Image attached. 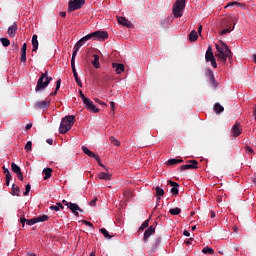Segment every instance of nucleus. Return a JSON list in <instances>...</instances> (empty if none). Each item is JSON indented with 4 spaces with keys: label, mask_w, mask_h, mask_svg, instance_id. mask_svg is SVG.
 Here are the masks:
<instances>
[{
    "label": "nucleus",
    "mask_w": 256,
    "mask_h": 256,
    "mask_svg": "<svg viewBox=\"0 0 256 256\" xmlns=\"http://www.w3.org/2000/svg\"><path fill=\"white\" fill-rule=\"evenodd\" d=\"M183 11H185V0H176L172 10V15L174 16H168L167 18L163 19L161 21L162 27H169V25H171L175 19H178V17H183Z\"/></svg>",
    "instance_id": "f257e3e1"
},
{
    "label": "nucleus",
    "mask_w": 256,
    "mask_h": 256,
    "mask_svg": "<svg viewBox=\"0 0 256 256\" xmlns=\"http://www.w3.org/2000/svg\"><path fill=\"white\" fill-rule=\"evenodd\" d=\"M216 52H215V57H217L218 61L223 63V65L227 64V59L228 61H233V52L229 49L227 44L222 43V44H216Z\"/></svg>",
    "instance_id": "f03ea898"
},
{
    "label": "nucleus",
    "mask_w": 256,
    "mask_h": 256,
    "mask_svg": "<svg viewBox=\"0 0 256 256\" xmlns=\"http://www.w3.org/2000/svg\"><path fill=\"white\" fill-rule=\"evenodd\" d=\"M92 39L93 41H105L106 39H109V34L107 33H90L84 37H82L75 45L77 47H83L87 41H90Z\"/></svg>",
    "instance_id": "7ed1b4c3"
},
{
    "label": "nucleus",
    "mask_w": 256,
    "mask_h": 256,
    "mask_svg": "<svg viewBox=\"0 0 256 256\" xmlns=\"http://www.w3.org/2000/svg\"><path fill=\"white\" fill-rule=\"evenodd\" d=\"M75 125V116L68 115L64 117L60 123L59 133L65 135L68 131H71V127Z\"/></svg>",
    "instance_id": "20e7f679"
},
{
    "label": "nucleus",
    "mask_w": 256,
    "mask_h": 256,
    "mask_svg": "<svg viewBox=\"0 0 256 256\" xmlns=\"http://www.w3.org/2000/svg\"><path fill=\"white\" fill-rule=\"evenodd\" d=\"M51 81H53V77H49V73L47 71H45V73H42L35 87L36 93H39V91L47 89Z\"/></svg>",
    "instance_id": "39448f33"
},
{
    "label": "nucleus",
    "mask_w": 256,
    "mask_h": 256,
    "mask_svg": "<svg viewBox=\"0 0 256 256\" xmlns=\"http://www.w3.org/2000/svg\"><path fill=\"white\" fill-rule=\"evenodd\" d=\"M235 19L236 17H230L224 22L223 30L221 33H231L235 29Z\"/></svg>",
    "instance_id": "423d86ee"
},
{
    "label": "nucleus",
    "mask_w": 256,
    "mask_h": 256,
    "mask_svg": "<svg viewBox=\"0 0 256 256\" xmlns=\"http://www.w3.org/2000/svg\"><path fill=\"white\" fill-rule=\"evenodd\" d=\"M85 5V0H72L68 4V11H77V9H81Z\"/></svg>",
    "instance_id": "0eeeda50"
},
{
    "label": "nucleus",
    "mask_w": 256,
    "mask_h": 256,
    "mask_svg": "<svg viewBox=\"0 0 256 256\" xmlns=\"http://www.w3.org/2000/svg\"><path fill=\"white\" fill-rule=\"evenodd\" d=\"M188 163L180 167L181 171H187L188 169H199V162L197 160H189Z\"/></svg>",
    "instance_id": "6e6552de"
},
{
    "label": "nucleus",
    "mask_w": 256,
    "mask_h": 256,
    "mask_svg": "<svg viewBox=\"0 0 256 256\" xmlns=\"http://www.w3.org/2000/svg\"><path fill=\"white\" fill-rule=\"evenodd\" d=\"M206 76L209 80V83L212 85L214 89H217L219 83H217V80H215V74H213V71L208 70V73H206Z\"/></svg>",
    "instance_id": "1a4fd4ad"
},
{
    "label": "nucleus",
    "mask_w": 256,
    "mask_h": 256,
    "mask_svg": "<svg viewBox=\"0 0 256 256\" xmlns=\"http://www.w3.org/2000/svg\"><path fill=\"white\" fill-rule=\"evenodd\" d=\"M84 105L86 109H88V111H91L92 113H99V109L95 107V104H93L91 99L88 98L87 100H85Z\"/></svg>",
    "instance_id": "9d476101"
},
{
    "label": "nucleus",
    "mask_w": 256,
    "mask_h": 256,
    "mask_svg": "<svg viewBox=\"0 0 256 256\" xmlns=\"http://www.w3.org/2000/svg\"><path fill=\"white\" fill-rule=\"evenodd\" d=\"M82 151L88 157H91L92 159L99 161V155H97L93 151L89 150V148H87V146H82Z\"/></svg>",
    "instance_id": "9b49d317"
},
{
    "label": "nucleus",
    "mask_w": 256,
    "mask_h": 256,
    "mask_svg": "<svg viewBox=\"0 0 256 256\" xmlns=\"http://www.w3.org/2000/svg\"><path fill=\"white\" fill-rule=\"evenodd\" d=\"M68 209H70V211H72V213H74V215H76V217H79V212L83 213V209H81L79 207V205H77L75 203L70 202ZM77 211H79V212H77Z\"/></svg>",
    "instance_id": "f8f14e48"
},
{
    "label": "nucleus",
    "mask_w": 256,
    "mask_h": 256,
    "mask_svg": "<svg viewBox=\"0 0 256 256\" xmlns=\"http://www.w3.org/2000/svg\"><path fill=\"white\" fill-rule=\"evenodd\" d=\"M51 105V100L39 101L35 103L36 109H49Z\"/></svg>",
    "instance_id": "ddd939ff"
},
{
    "label": "nucleus",
    "mask_w": 256,
    "mask_h": 256,
    "mask_svg": "<svg viewBox=\"0 0 256 256\" xmlns=\"http://www.w3.org/2000/svg\"><path fill=\"white\" fill-rule=\"evenodd\" d=\"M117 21L120 25L128 27V29L133 28V24L131 23V21L127 20L125 17H117Z\"/></svg>",
    "instance_id": "4468645a"
},
{
    "label": "nucleus",
    "mask_w": 256,
    "mask_h": 256,
    "mask_svg": "<svg viewBox=\"0 0 256 256\" xmlns=\"http://www.w3.org/2000/svg\"><path fill=\"white\" fill-rule=\"evenodd\" d=\"M242 133V130H241V124L239 123H235L233 126H232V136L234 137H239V135H241Z\"/></svg>",
    "instance_id": "2eb2a0df"
},
{
    "label": "nucleus",
    "mask_w": 256,
    "mask_h": 256,
    "mask_svg": "<svg viewBox=\"0 0 256 256\" xmlns=\"http://www.w3.org/2000/svg\"><path fill=\"white\" fill-rule=\"evenodd\" d=\"M168 185L172 187L171 188L172 195H179V183L170 180L168 181Z\"/></svg>",
    "instance_id": "dca6fc26"
},
{
    "label": "nucleus",
    "mask_w": 256,
    "mask_h": 256,
    "mask_svg": "<svg viewBox=\"0 0 256 256\" xmlns=\"http://www.w3.org/2000/svg\"><path fill=\"white\" fill-rule=\"evenodd\" d=\"M20 61H21V63H26L27 62V43H24L22 45Z\"/></svg>",
    "instance_id": "f3484780"
},
{
    "label": "nucleus",
    "mask_w": 256,
    "mask_h": 256,
    "mask_svg": "<svg viewBox=\"0 0 256 256\" xmlns=\"http://www.w3.org/2000/svg\"><path fill=\"white\" fill-rule=\"evenodd\" d=\"M112 67L113 69H115V72L117 73V75H121V73L125 71V65L121 63H112Z\"/></svg>",
    "instance_id": "a211bd4d"
},
{
    "label": "nucleus",
    "mask_w": 256,
    "mask_h": 256,
    "mask_svg": "<svg viewBox=\"0 0 256 256\" xmlns=\"http://www.w3.org/2000/svg\"><path fill=\"white\" fill-rule=\"evenodd\" d=\"M111 177L112 175L109 172H100L98 174V179H102L104 181H111Z\"/></svg>",
    "instance_id": "6ab92c4d"
},
{
    "label": "nucleus",
    "mask_w": 256,
    "mask_h": 256,
    "mask_svg": "<svg viewBox=\"0 0 256 256\" xmlns=\"http://www.w3.org/2000/svg\"><path fill=\"white\" fill-rule=\"evenodd\" d=\"M205 59L206 61H212L213 59H215V55H213V49L211 48V46H209L206 51Z\"/></svg>",
    "instance_id": "aec40b11"
},
{
    "label": "nucleus",
    "mask_w": 256,
    "mask_h": 256,
    "mask_svg": "<svg viewBox=\"0 0 256 256\" xmlns=\"http://www.w3.org/2000/svg\"><path fill=\"white\" fill-rule=\"evenodd\" d=\"M155 233V226H150L147 230L144 232V241H147V238L150 235H153Z\"/></svg>",
    "instance_id": "412c9836"
},
{
    "label": "nucleus",
    "mask_w": 256,
    "mask_h": 256,
    "mask_svg": "<svg viewBox=\"0 0 256 256\" xmlns=\"http://www.w3.org/2000/svg\"><path fill=\"white\" fill-rule=\"evenodd\" d=\"M32 51H37V49H39V41L37 40V35L34 34L32 37Z\"/></svg>",
    "instance_id": "4be33fe9"
},
{
    "label": "nucleus",
    "mask_w": 256,
    "mask_h": 256,
    "mask_svg": "<svg viewBox=\"0 0 256 256\" xmlns=\"http://www.w3.org/2000/svg\"><path fill=\"white\" fill-rule=\"evenodd\" d=\"M94 60L92 61V65L95 69H99L101 64L99 63V55L93 54Z\"/></svg>",
    "instance_id": "5701e85b"
},
{
    "label": "nucleus",
    "mask_w": 256,
    "mask_h": 256,
    "mask_svg": "<svg viewBox=\"0 0 256 256\" xmlns=\"http://www.w3.org/2000/svg\"><path fill=\"white\" fill-rule=\"evenodd\" d=\"M43 173H44V181H47V179H51V174L53 173V169L51 168H45L43 170Z\"/></svg>",
    "instance_id": "b1692460"
},
{
    "label": "nucleus",
    "mask_w": 256,
    "mask_h": 256,
    "mask_svg": "<svg viewBox=\"0 0 256 256\" xmlns=\"http://www.w3.org/2000/svg\"><path fill=\"white\" fill-rule=\"evenodd\" d=\"M214 111L216 114L223 113L225 108L220 103H216L214 104Z\"/></svg>",
    "instance_id": "393cba45"
},
{
    "label": "nucleus",
    "mask_w": 256,
    "mask_h": 256,
    "mask_svg": "<svg viewBox=\"0 0 256 256\" xmlns=\"http://www.w3.org/2000/svg\"><path fill=\"white\" fill-rule=\"evenodd\" d=\"M45 221H49L48 215H41L36 217V223H45Z\"/></svg>",
    "instance_id": "a878e982"
},
{
    "label": "nucleus",
    "mask_w": 256,
    "mask_h": 256,
    "mask_svg": "<svg viewBox=\"0 0 256 256\" xmlns=\"http://www.w3.org/2000/svg\"><path fill=\"white\" fill-rule=\"evenodd\" d=\"M202 253H204V255H213V253H215V250H213V248L206 246L202 249Z\"/></svg>",
    "instance_id": "bb28decb"
},
{
    "label": "nucleus",
    "mask_w": 256,
    "mask_h": 256,
    "mask_svg": "<svg viewBox=\"0 0 256 256\" xmlns=\"http://www.w3.org/2000/svg\"><path fill=\"white\" fill-rule=\"evenodd\" d=\"M179 163H183V159H169L167 161V165H179Z\"/></svg>",
    "instance_id": "cd10ccee"
},
{
    "label": "nucleus",
    "mask_w": 256,
    "mask_h": 256,
    "mask_svg": "<svg viewBox=\"0 0 256 256\" xmlns=\"http://www.w3.org/2000/svg\"><path fill=\"white\" fill-rule=\"evenodd\" d=\"M19 193H21V190L19 189L18 186H16L15 184L12 185V192L11 195L19 197Z\"/></svg>",
    "instance_id": "c85d7f7f"
},
{
    "label": "nucleus",
    "mask_w": 256,
    "mask_h": 256,
    "mask_svg": "<svg viewBox=\"0 0 256 256\" xmlns=\"http://www.w3.org/2000/svg\"><path fill=\"white\" fill-rule=\"evenodd\" d=\"M59 89H61V79H58L56 81V88H55V91L50 93V95L53 97L55 95H57V91H59Z\"/></svg>",
    "instance_id": "c756f323"
},
{
    "label": "nucleus",
    "mask_w": 256,
    "mask_h": 256,
    "mask_svg": "<svg viewBox=\"0 0 256 256\" xmlns=\"http://www.w3.org/2000/svg\"><path fill=\"white\" fill-rule=\"evenodd\" d=\"M155 191H156L157 197H163L165 195V190H163V188L159 186L155 188Z\"/></svg>",
    "instance_id": "7c9ffc66"
},
{
    "label": "nucleus",
    "mask_w": 256,
    "mask_h": 256,
    "mask_svg": "<svg viewBox=\"0 0 256 256\" xmlns=\"http://www.w3.org/2000/svg\"><path fill=\"white\" fill-rule=\"evenodd\" d=\"M100 233H102V235H104V237L106 239H113V236L110 235L109 232L107 231V229H105V228H101Z\"/></svg>",
    "instance_id": "2f4dec72"
},
{
    "label": "nucleus",
    "mask_w": 256,
    "mask_h": 256,
    "mask_svg": "<svg viewBox=\"0 0 256 256\" xmlns=\"http://www.w3.org/2000/svg\"><path fill=\"white\" fill-rule=\"evenodd\" d=\"M13 173H21V167H19L15 162L11 164Z\"/></svg>",
    "instance_id": "473e14b6"
},
{
    "label": "nucleus",
    "mask_w": 256,
    "mask_h": 256,
    "mask_svg": "<svg viewBox=\"0 0 256 256\" xmlns=\"http://www.w3.org/2000/svg\"><path fill=\"white\" fill-rule=\"evenodd\" d=\"M110 143L114 144L116 147H119L121 145V142L117 140L114 136H111L109 138Z\"/></svg>",
    "instance_id": "72a5a7b5"
},
{
    "label": "nucleus",
    "mask_w": 256,
    "mask_h": 256,
    "mask_svg": "<svg viewBox=\"0 0 256 256\" xmlns=\"http://www.w3.org/2000/svg\"><path fill=\"white\" fill-rule=\"evenodd\" d=\"M79 49H81V48L79 46H76V44H75L71 60L75 61V58L77 57V53H79Z\"/></svg>",
    "instance_id": "f704fd0d"
},
{
    "label": "nucleus",
    "mask_w": 256,
    "mask_h": 256,
    "mask_svg": "<svg viewBox=\"0 0 256 256\" xmlns=\"http://www.w3.org/2000/svg\"><path fill=\"white\" fill-rule=\"evenodd\" d=\"M0 41L3 47H9L11 45V41H9V39L7 38H0Z\"/></svg>",
    "instance_id": "c9c22d12"
},
{
    "label": "nucleus",
    "mask_w": 256,
    "mask_h": 256,
    "mask_svg": "<svg viewBox=\"0 0 256 256\" xmlns=\"http://www.w3.org/2000/svg\"><path fill=\"white\" fill-rule=\"evenodd\" d=\"M188 37H189V41L194 42L196 39H199V34H197V33H190L188 35Z\"/></svg>",
    "instance_id": "e433bc0d"
},
{
    "label": "nucleus",
    "mask_w": 256,
    "mask_h": 256,
    "mask_svg": "<svg viewBox=\"0 0 256 256\" xmlns=\"http://www.w3.org/2000/svg\"><path fill=\"white\" fill-rule=\"evenodd\" d=\"M32 147H33V142L28 141V142L26 143L25 147H24L26 153H29V151H31Z\"/></svg>",
    "instance_id": "4c0bfd02"
},
{
    "label": "nucleus",
    "mask_w": 256,
    "mask_h": 256,
    "mask_svg": "<svg viewBox=\"0 0 256 256\" xmlns=\"http://www.w3.org/2000/svg\"><path fill=\"white\" fill-rule=\"evenodd\" d=\"M16 32H17V23L14 22V24L8 28V33H16Z\"/></svg>",
    "instance_id": "58836bf2"
},
{
    "label": "nucleus",
    "mask_w": 256,
    "mask_h": 256,
    "mask_svg": "<svg viewBox=\"0 0 256 256\" xmlns=\"http://www.w3.org/2000/svg\"><path fill=\"white\" fill-rule=\"evenodd\" d=\"M169 213H171L172 215H179V213H181V209L180 208H172L169 210Z\"/></svg>",
    "instance_id": "ea45409f"
},
{
    "label": "nucleus",
    "mask_w": 256,
    "mask_h": 256,
    "mask_svg": "<svg viewBox=\"0 0 256 256\" xmlns=\"http://www.w3.org/2000/svg\"><path fill=\"white\" fill-rule=\"evenodd\" d=\"M149 227V220H146L141 226H140V231H145Z\"/></svg>",
    "instance_id": "a19ab883"
},
{
    "label": "nucleus",
    "mask_w": 256,
    "mask_h": 256,
    "mask_svg": "<svg viewBox=\"0 0 256 256\" xmlns=\"http://www.w3.org/2000/svg\"><path fill=\"white\" fill-rule=\"evenodd\" d=\"M35 223H37L36 218L27 219V221H26V225H29V226L35 225Z\"/></svg>",
    "instance_id": "79ce46f5"
},
{
    "label": "nucleus",
    "mask_w": 256,
    "mask_h": 256,
    "mask_svg": "<svg viewBox=\"0 0 256 256\" xmlns=\"http://www.w3.org/2000/svg\"><path fill=\"white\" fill-rule=\"evenodd\" d=\"M30 191H31V184H27L25 187L24 196L27 197V195H29Z\"/></svg>",
    "instance_id": "37998d69"
},
{
    "label": "nucleus",
    "mask_w": 256,
    "mask_h": 256,
    "mask_svg": "<svg viewBox=\"0 0 256 256\" xmlns=\"http://www.w3.org/2000/svg\"><path fill=\"white\" fill-rule=\"evenodd\" d=\"M78 93H79L83 103H85V101L89 99V98L85 97V94H83L82 90H79Z\"/></svg>",
    "instance_id": "c03bdc74"
},
{
    "label": "nucleus",
    "mask_w": 256,
    "mask_h": 256,
    "mask_svg": "<svg viewBox=\"0 0 256 256\" xmlns=\"http://www.w3.org/2000/svg\"><path fill=\"white\" fill-rule=\"evenodd\" d=\"M233 5H236L237 7H243V4H241L239 2H232V3L228 4L226 7H233Z\"/></svg>",
    "instance_id": "a18cd8bd"
},
{
    "label": "nucleus",
    "mask_w": 256,
    "mask_h": 256,
    "mask_svg": "<svg viewBox=\"0 0 256 256\" xmlns=\"http://www.w3.org/2000/svg\"><path fill=\"white\" fill-rule=\"evenodd\" d=\"M11 179H13L11 174H7V176H6V185H7V187H9V183H11Z\"/></svg>",
    "instance_id": "49530a36"
},
{
    "label": "nucleus",
    "mask_w": 256,
    "mask_h": 256,
    "mask_svg": "<svg viewBox=\"0 0 256 256\" xmlns=\"http://www.w3.org/2000/svg\"><path fill=\"white\" fill-rule=\"evenodd\" d=\"M20 223H22V227H25V223L27 224V218L21 217L20 218Z\"/></svg>",
    "instance_id": "de8ad7c7"
},
{
    "label": "nucleus",
    "mask_w": 256,
    "mask_h": 256,
    "mask_svg": "<svg viewBox=\"0 0 256 256\" xmlns=\"http://www.w3.org/2000/svg\"><path fill=\"white\" fill-rule=\"evenodd\" d=\"M210 63L212 65V67H214V69H217V61L214 59L210 60Z\"/></svg>",
    "instance_id": "09e8293b"
},
{
    "label": "nucleus",
    "mask_w": 256,
    "mask_h": 256,
    "mask_svg": "<svg viewBox=\"0 0 256 256\" xmlns=\"http://www.w3.org/2000/svg\"><path fill=\"white\" fill-rule=\"evenodd\" d=\"M75 81H76L78 87H83V83L81 82L80 78H75Z\"/></svg>",
    "instance_id": "8fccbe9b"
},
{
    "label": "nucleus",
    "mask_w": 256,
    "mask_h": 256,
    "mask_svg": "<svg viewBox=\"0 0 256 256\" xmlns=\"http://www.w3.org/2000/svg\"><path fill=\"white\" fill-rule=\"evenodd\" d=\"M96 161L100 167H103V169H105L107 171V167H105V165H103V163H101V158H99V160H96Z\"/></svg>",
    "instance_id": "3c124183"
},
{
    "label": "nucleus",
    "mask_w": 256,
    "mask_h": 256,
    "mask_svg": "<svg viewBox=\"0 0 256 256\" xmlns=\"http://www.w3.org/2000/svg\"><path fill=\"white\" fill-rule=\"evenodd\" d=\"M51 211H59V207L57 205L50 206Z\"/></svg>",
    "instance_id": "603ef678"
},
{
    "label": "nucleus",
    "mask_w": 256,
    "mask_h": 256,
    "mask_svg": "<svg viewBox=\"0 0 256 256\" xmlns=\"http://www.w3.org/2000/svg\"><path fill=\"white\" fill-rule=\"evenodd\" d=\"M16 175L20 181H23V172H18Z\"/></svg>",
    "instance_id": "864d4df0"
},
{
    "label": "nucleus",
    "mask_w": 256,
    "mask_h": 256,
    "mask_svg": "<svg viewBox=\"0 0 256 256\" xmlns=\"http://www.w3.org/2000/svg\"><path fill=\"white\" fill-rule=\"evenodd\" d=\"M84 225H87L88 227H93V223L87 221V220H83Z\"/></svg>",
    "instance_id": "5fc2aeb1"
},
{
    "label": "nucleus",
    "mask_w": 256,
    "mask_h": 256,
    "mask_svg": "<svg viewBox=\"0 0 256 256\" xmlns=\"http://www.w3.org/2000/svg\"><path fill=\"white\" fill-rule=\"evenodd\" d=\"M71 67L72 71H77V69L75 68V60H71Z\"/></svg>",
    "instance_id": "6e6d98bb"
},
{
    "label": "nucleus",
    "mask_w": 256,
    "mask_h": 256,
    "mask_svg": "<svg viewBox=\"0 0 256 256\" xmlns=\"http://www.w3.org/2000/svg\"><path fill=\"white\" fill-rule=\"evenodd\" d=\"M97 203V198H94L91 202H90V206L91 207H95V204Z\"/></svg>",
    "instance_id": "4d7b16f0"
},
{
    "label": "nucleus",
    "mask_w": 256,
    "mask_h": 256,
    "mask_svg": "<svg viewBox=\"0 0 256 256\" xmlns=\"http://www.w3.org/2000/svg\"><path fill=\"white\" fill-rule=\"evenodd\" d=\"M94 101H96V103H99L100 105H107L105 102L99 100V98H95Z\"/></svg>",
    "instance_id": "13d9d810"
},
{
    "label": "nucleus",
    "mask_w": 256,
    "mask_h": 256,
    "mask_svg": "<svg viewBox=\"0 0 256 256\" xmlns=\"http://www.w3.org/2000/svg\"><path fill=\"white\" fill-rule=\"evenodd\" d=\"M12 47L15 51H19V45H17L16 43H13Z\"/></svg>",
    "instance_id": "bf43d9fd"
},
{
    "label": "nucleus",
    "mask_w": 256,
    "mask_h": 256,
    "mask_svg": "<svg viewBox=\"0 0 256 256\" xmlns=\"http://www.w3.org/2000/svg\"><path fill=\"white\" fill-rule=\"evenodd\" d=\"M74 78L79 79V74L77 73V70L72 71Z\"/></svg>",
    "instance_id": "052dcab7"
},
{
    "label": "nucleus",
    "mask_w": 256,
    "mask_h": 256,
    "mask_svg": "<svg viewBox=\"0 0 256 256\" xmlns=\"http://www.w3.org/2000/svg\"><path fill=\"white\" fill-rule=\"evenodd\" d=\"M3 169H4V173H5L6 177H7V175H11V172H9V169H7L5 167H3Z\"/></svg>",
    "instance_id": "680f3d73"
},
{
    "label": "nucleus",
    "mask_w": 256,
    "mask_h": 256,
    "mask_svg": "<svg viewBox=\"0 0 256 256\" xmlns=\"http://www.w3.org/2000/svg\"><path fill=\"white\" fill-rule=\"evenodd\" d=\"M246 151H247L248 153H254L253 148H251V147H249V146L246 147Z\"/></svg>",
    "instance_id": "e2e57ef3"
},
{
    "label": "nucleus",
    "mask_w": 256,
    "mask_h": 256,
    "mask_svg": "<svg viewBox=\"0 0 256 256\" xmlns=\"http://www.w3.org/2000/svg\"><path fill=\"white\" fill-rule=\"evenodd\" d=\"M56 207H58L59 210H60V209H65V207H64L63 204H61V203H57V204H56Z\"/></svg>",
    "instance_id": "0e129e2a"
},
{
    "label": "nucleus",
    "mask_w": 256,
    "mask_h": 256,
    "mask_svg": "<svg viewBox=\"0 0 256 256\" xmlns=\"http://www.w3.org/2000/svg\"><path fill=\"white\" fill-rule=\"evenodd\" d=\"M62 203H63V205H65L66 207H69V205L71 204V202H67V200H63Z\"/></svg>",
    "instance_id": "69168bd1"
},
{
    "label": "nucleus",
    "mask_w": 256,
    "mask_h": 256,
    "mask_svg": "<svg viewBox=\"0 0 256 256\" xmlns=\"http://www.w3.org/2000/svg\"><path fill=\"white\" fill-rule=\"evenodd\" d=\"M110 107L112 111H115V102H110Z\"/></svg>",
    "instance_id": "338daca9"
},
{
    "label": "nucleus",
    "mask_w": 256,
    "mask_h": 256,
    "mask_svg": "<svg viewBox=\"0 0 256 256\" xmlns=\"http://www.w3.org/2000/svg\"><path fill=\"white\" fill-rule=\"evenodd\" d=\"M46 143H48V145H53V139H47Z\"/></svg>",
    "instance_id": "774afa93"
}]
</instances>
